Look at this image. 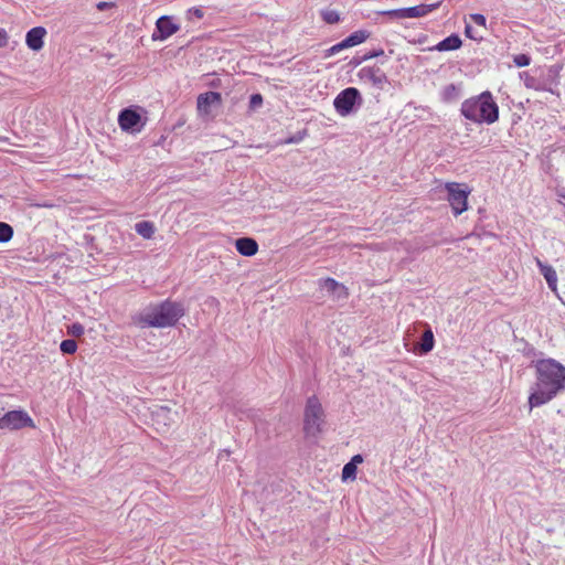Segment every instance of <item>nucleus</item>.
I'll use <instances>...</instances> for the list:
<instances>
[{
  "instance_id": "obj_1",
  "label": "nucleus",
  "mask_w": 565,
  "mask_h": 565,
  "mask_svg": "<svg viewBox=\"0 0 565 565\" xmlns=\"http://www.w3.org/2000/svg\"><path fill=\"white\" fill-rule=\"evenodd\" d=\"M536 382L529 396L530 409L542 406L565 391V366L554 360L544 359L535 364Z\"/></svg>"
},
{
  "instance_id": "obj_2",
  "label": "nucleus",
  "mask_w": 565,
  "mask_h": 565,
  "mask_svg": "<svg viewBox=\"0 0 565 565\" xmlns=\"http://www.w3.org/2000/svg\"><path fill=\"white\" fill-rule=\"evenodd\" d=\"M460 113L466 119L479 125H492L499 119V106L488 90L466 99Z\"/></svg>"
},
{
  "instance_id": "obj_3",
  "label": "nucleus",
  "mask_w": 565,
  "mask_h": 565,
  "mask_svg": "<svg viewBox=\"0 0 565 565\" xmlns=\"http://www.w3.org/2000/svg\"><path fill=\"white\" fill-rule=\"evenodd\" d=\"M183 313L184 311L181 305L164 301L141 312L138 317V324L142 328L172 327Z\"/></svg>"
},
{
  "instance_id": "obj_4",
  "label": "nucleus",
  "mask_w": 565,
  "mask_h": 565,
  "mask_svg": "<svg viewBox=\"0 0 565 565\" xmlns=\"http://www.w3.org/2000/svg\"><path fill=\"white\" fill-rule=\"evenodd\" d=\"M324 412L316 396L308 398L303 414V433L306 438L317 440L323 431Z\"/></svg>"
},
{
  "instance_id": "obj_5",
  "label": "nucleus",
  "mask_w": 565,
  "mask_h": 565,
  "mask_svg": "<svg viewBox=\"0 0 565 565\" xmlns=\"http://www.w3.org/2000/svg\"><path fill=\"white\" fill-rule=\"evenodd\" d=\"M448 192V202L452 209L454 214L460 215L468 209V195L470 194V189L466 184L457 183V182H448L445 185Z\"/></svg>"
},
{
  "instance_id": "obj_6",
  "label": "nucleus",
  "mask_w": 565,
  "mask_h": 565,
  "mask_svg": "<svg viewBox=\"0 0 565 565\" xmlns=\"http://www.w3.org/2000/svg\"><path fill=\"white\" fill-rule=\"evenodd\" d=\"M23 427H34L33 419L23 411H10L0 418L1 429H21Z\"/></svg>"
},
{
  "instance_id": "obj_7",
  "label": "nucleus",
  "mask_w": 565,
  "mask_h": 565,
  "mask_svg": "<svg viewBox=\"0 0 565 565\" xmlns=\"http://www.w3.org/2000/svg\"><path fill=\"white\" fill-rule=\"evenodd\" d=\"M439 2L430 4H419L409 8L395 9L384 12L385 14L398 18V19H415L422 18L436 10L439 7Z\"/></svg>"
},
{
  "instance_id": "obj_8",
  "label": "nucleus",
  "mask_w": 565,
  "mask_h": 565,
  "mask_svg": "<svg viewBox=\"0 0 565 565\" xmlns=\"http://www.w3.org/2000/svg\"><path fill=\"white\" fill-rule=\"evenodd\" d=\"M222 103L221 94L217 92H207L200 94L196 100L198 111L201 116L209 117L212 113V106H220Z\"/></svg>"
},
{
  "instance_id": "obj_9",
  "label": "nucleus",
  "mask_w": 565,
  "mask_h": 565,
  "mask_svg": "<svg viewBox=\"0 0 565 565\" xmlns=\"http://www.w3.org/2000/svg\"><path fill=\"white\" fill-rule=\"evenodd\" d=\"M179 31V25L173 23L168 15L160 17L156 22V31L152 34V40L163 41Z\"/></svg>"
},
{
  "instance_id": "obj_10",
  "label": "nucleus",
  "mask_w": 565,
  "mask_h": 565,
  "mask_svg": "<svg viewBox=\"0 0 565 565\" xmlns=\"http://www.w3.org/2000/svg\"><path fill=\"white\" fill-rule=\"evenodd\" d=\"M359 77L362 82L370 83L377 88H383L387 82L385 73L380 67H362Z\"/></svg>"
},
{
  "instance_id": "obj_11",
  "label": "nucleus",
  "mask_w": 565,
  "mask_h": 565,
  "mask_svg": "<svg viewBox=\"0 0 565 565\" xmlns=\"http://www.w3.org/2000/svg\"><path fill=\"white\" fill-rule=\"evenodd\" d=\"M140 121H141V116L136 110L130 109V108H126V109L121 110L118 116L119 126L122 130H126V131L139 130V128H137V127L139 126Z\"/></svg>"
},
{
  "instance_id": "obj_12",
  "label": "nucleus",
  "mask_w": 565,
  "mask_h": 565,
  "mask_svg": "<svg viewBox=\"0 0 565 565\" xmlns=\"http://www.w3.org/2000/svg\"><path fill=\"white\" fill-rule=\"evenodd\" d=\"M334 107L342 116H347L353 110V87L345 88L335 97Z\"/></svg>"
},
{
  "instance_id": "obj_13",
  "label": "nucleus",
  "mask_w": 565,
  "mask_h": 565,
  "mask_svg": "<svg viewBox=\"0 0 565 565\" xmlns=\"http://www.w3.org/2000/svg\"><path fill=\"white\" fill-rule=\"evenodd\" d=\"M152 420L158 427H169L175 419L177 413H173L168 406H157L152 413Z\"/></svg>"
},
{
  "instance_id": "obj_14",
  "label": "nucleus",
  "mask_w": 565,
  "mask_h": 565,
  "mask_svg": "<svg viewBox=\"0 0 565 565\" xmlns=\"http://www.w3.org/2000/svg\"><path fill=\"white\" fill-rule=\"evenodd\" d=\"M320 287L326 290L335 300L345 299L349 296L348 288L339 284L332 278H327L320 281Z\"/></svg>"
},
{
  "instance_id": "obj_15",
  "label": "nucleus",
  "mask_w": 565,
  "mask_h": 565,
  "mask_svg": "<svg viewBox=\"0 0 565 565\" xmlns=\"http://www.w3.org/2000/svg\"><path fill=\"white\" fill-rule=\"evenodd\" d=\"M46 35V30L43 26H35L28 31L25 42L32 51H40L43 47V40Z\"/></svg>"
},
{
  "instance_id": "obj_16",
  "label": "nucleus",
  "mask_w": 565,
  "mask_h": 565,
  "mask_svg": "<svg viewBox=\"0 0 565 565\" xmlns=\"http://www.w3.org/2000/svg\"><path fill=\"white\" fill-rule=\"evenodd\" d=\"M237 252L243 256H254L258 252V244L254 238L242 237L235 241Z\"/></svg>"
},
{
  "instance_id": "obj_17",
  "label": "nucleus",
  "mask_w": 565,
  "mask_h": 565,
  "mask_svg": "<svg viewBox=\"0 0 565 565\" xmlns=\"http://www.w3.org/2000/svg\"><path fill=\"white\" fill-rule=\"evenodd\" d=\"M536 265L541 274L545 278L550 289L555 291L557 289V274L555 269L551 265L543 263L539 258H536Z\"/></svg>"
},
{
  "instance_id": "obj_18",
  "label": "nucleus",
  "mask_w": 565,
  "mask_h": 565,
  "mask_svg": "<svg viewBox=\"0 0 565 565\" xmlns=\"http://www.w3.org/2000/svg\"><path fill=\"white\" fill-rule=\"evenodd\" d=\"M461 86L457 84H448L440 90V98L445 103L455 102L460 97Z\"/></svg>"
},
{
  "instance_id": "obj_19",
  "label": "nucleus",
  "mask_w": 565,
  "mask_h": 565,
  "mask_svg": "<svg viewBox=\"0 0 565 565\" xmlns=\"http://www.w3.org/2000/svg\"><path fill=\"white\" fill-rule=\"evenodd\" d=\"M462 42L460 38L456 34H451L440 41L436 46L435 50L444 52V51H454L461 46Z\"/></svg>"
},
{
  "instance_id": "obj_20",
  "label": "nucleus",
  "mask_w": 565,
  "mask_h": 565,
  "mask_svg": "<svg viewBox=\"0 0 565 565\" xmlns=\"http://www.w3.org/2000/svg\"><path fill=\"white\" fill-rule=\"evenodd\" d=\"M384 55V50L382 47H374L370 52H362V51H355V66L360 63L372 58V57H379Z\"/></svg>"
},
{
  "instance_id": "obj_21",
  "label": "nucleus",
  "mask_w": 565,
  "mask_h": 565,
  "mask_svg": "<svg viewBox=\"0 0 565 565\" xmlns=\"http://www.w3.org/2000/svg\"><path fill=\"white\" fill-rule=\"evenodd\" d=\"M136 232L143 238H151L154 234V227L151 222L142 221L136 224Z\"/></svg>"
},
{
  "instance_id": "obj_22",
  "label": "nucleus",
  "mask_w": 565,
  "mask_h": 565,
  "mask_svg": "<svg viewBox=\"0 0 565 565\" xmlns=\"http://www.w3.org/2000/svg\"><path fill=\"white\" fill-rule=\"evenodd\" d=\"M434 334H433V331L430 329H427L424 334H423V338H422V342H420V351L422 353H428L433 350L434 348Z\"/></svg>"
},
{
  "instance_id": "obj_23",
  "label": "nucleus",
  "mask_w": 565,
  "mask_h": 565,
  "mask_svg": "<svg viewBox=\"0 0 565 565\" xmlns=\"http://www.w3.org/2000/svg\"><path fill=\"white\" fill-rule=\"evenodd\" d=\"M13 236V228L4 223L0 222V243L9 242Z\"/></svg>"
},
{
  "instance_id": "obj_24",
  "label": "nucleus",
  "mask_w": 565,
  "mask_h": 565,
  "mask_svg": "<svg viewBox=\"0 0 565 565\" xmlns=\"http://www.w3.org/2000/svg\"><path fill=\"white\" fill-rule=\"evenodd\" d=\"M321 17L326 23L333 24L339 22L340 15L335 10L324 9L321 11Z\"/></svg>"
},
{
  "instance_id": "obj_25",
  "label": "nucleus",
  "mask_w": 565,
  "mask_h": 565,
  "mask_svg": "<svg viewBox=\"0 0 565 565\" xmlns=\"http://www.w3.org/2000/svg\"><path fill=\"white\" fill-rule=\"evenodd\" d=\"M353 46V34L349 35L347 39H344L341 43H338L329 49V54H335L339 51H341L344 47H351Z\"/></svg>"
},
{
  "instance_id": "obj_26",
  "label": "nucleus",
  "mask_w": 565,
  "mask_h": 565,
  "mask_svg": "<svg viewBox=\"0 0 565 565\" xmlns=\"http://www.w3.org/2000/svg\"><path fill=\"white\" fill-rule=\"evenodd\" d=\"M60 349L65 354H73L77 350V343H76V341L71 340V339L63 340L60 345Z\"/></svg>"
},
{
  "instance_id": "obj_27",
  "label": "nucleus",
  "mask_w": 565,
  "mask_h": 565,
  "mask_svg": "<svg viewBox=\"0 0 565 565\" xmlns=\"http://www.w3.org/2000/svg\"><path fill=\"white\" fill-rule=\"evenodd\" d=\"M513 62L518 67H524L530 65L531 58L526 54H518L513 57Z\"/></svg>"
},
{
  "instance_id": "obj_28",
  "label": "nucleus",
  "mask_w": 565,
  "mask_h": 565,
  "mask_svg": "<svg viewBox=\"0 0 565 565\" xmlns=\"http://www.w3.org/2000/svg\"><path fill=\"white\" fill-rule=\"evenodd\" d=\"M68 333L72 334L73 337L79 338L81 335L84 334V327L81 323L75 322L68 327Z\"/></svg>"
},
{
  "instance_id": "obj_29",
  "label": "nucleus",
  "mask_w": 565,
  "mask_h": 565,
  "mask_svg": "<svg viewBox=\"0 0 565 565\" xmlns=\"http://www.w3.org/2000/svg\"><path fill=\"white\" fill-rule=\"evenodd\" d=\"M370 32L366 30L355 31V45L365 42L370 38Z\"/></svg>"
},
{
  "instance_id": "obj_30",
  "label": "nucleus",
  "mask_w": 565,
  "mask_h": 565,
  "mask_svg": "<svg viewBox=\"0 0 565 565\" xmlns=\"http://www.w3.org/2000/svg\"><path fill=\"white\" fill-rule=\"evenodd\" d=\"M353 477V458L345 463L343 470H342V478L344 480Z\"/></svg>"
},
{
  "instance_id": "obj_31",
  "label": "nucleus",
  "mask_w": 565,
  "mask_h": 565,
  "mask_svg": "<svg viewBox=\"0 0 565 565\" xmlns=\"http://www.w3.org/2000/svg\"><path fill=\"white\" fill-rule=\"evenodd\" d=\"M262 104H263V97L260 94H254L250 96L249 107L252 109H255V108L262 106Z\"/></svg>"
},
{
  "instance_id": "obj_32",
  "label": "nucleus",
  "mask_w": 565,
  "mask_h": 565,
  "mask_svg": "<svg viewBox=\"0 0 565 565\" xmlns=\"http://www.w3.org/2000/svg\"><path fill=\"white\" fill-rule=\"evenodd\" d=\"M470 19L478 25L480 26H483L486 28L487 25V20H486V17L483 14H480V13H473V14H470Z\"/></svg>"
},
{
  "instance_id": "obj_33",
  "label": "nucleus",
  "mask_w": 565,
  "mask_h": 565,
  "mask_svg": "<svg viewBox=\"0 0 565 565\" xmlns=\"http://www.w3.org/2000/svg\"><path fill=\"white\" fill-rule=\"evenodd\" d=\"M465 33L468 38L472 39V40H479V39H482V36H477L476 34H473V30H472V26L467 24L466 28H465Z\"/></svg>"
},
{
  "instance_id": "obj_34",
  "label": "nucleus",
  "mask_w": 565,
  "mask_h": 565,
  "mask_svg": "<svg viewBox=\"0 0 565 565\" xmlns=\"http://www.w3.org/2000/svg\"><path fill=\"white\" fill-rule=\"evenodd\" d=\"M189 13L193 14L198 19H202L203 18V11L201 9H198V8L190 9Z\"/></svg>"
},
{
  "instance_id": "obj_35",
  "label": "nucleus",
  "mask_w": 565,
  "mask_h": 565,
  "mask_svg": "<svg viewBox=\"0 0 565 565\" xmlns=\"http://www.w3.org/2000/svg\"><path fill=\"white\" fill-rule=\"evenodd\" d=\"M7 44V34L4 31H0V46H4Z\"/></svg>"
},
{
  "instance_id": "obj_36",
  "label": "nucleus",
  "mask_w": 565,
  "mask_h": 565,
  "mask_svg": "<svg viewBox=\"0 0 565 565\" xmlns=\"http://www.w3.org/2000/svg\"><path fill=\"white\" fill-rule=\"evenodd\" d=\"M556 194H557V196H558L561 200H564V201H565V190H564V189H559V190H557Z\"/></svg>"
},
{
  "instance_id": "obj_37",
  "label": "nucleus",
  "mask_w": 565,
  "mask_h": 565,
  "mask_svg": "<svg viewBox=\"0 0 565 565\" xmlns=\"http://www.w3.org/2000/svg\"><path fill=\"white\" fill-rule=\"evenodd\" d=\"M354 95H355V106H356L358 104L361 103L362 98H361L358 89H355Z\"/></svg>"
},
{
  "instance_id": "obj_38",
  "label": "nucleus",
  "mask_w": 565,
  "mask_h": 565,
  "mask_svg": "<svg viewBox=\"0 0 565 565\" xmlns=\"http://www.w3.org/2000/svg\"><path fill=\"white\" fill-rule=\"evenodd\" d=\"M108 6H109V3H107V2H99V3L97 4V8H98V9H100V10H103V9H105V8H106V7H108Z\"/></svg>"
},
{
  "instance_id": "obj_39",
  "label": "nucleus",
  "mask_w": 565,
  "mask_h": 565,
  "mask_svg": "<svg viewBox=\"0 0 565 565\" xmlns=\"http://www.w3.org/2000/svg\"><path fill=\"white\" fill-rule=\"evenodd\" d=\"M362 461H363L362 456H361V455H355V466H356L358 463H361Z\"/></svg>"
},
{
  "instance_id": "obj_40",
  "label": "nucleus",
  "mask_w": 565,
  "mask_h": 565,
  "mask_svg": "<svg viewBox=\"0 0 565 565\" xmlns=\"http://www.w3.org/2000/svg\"><path fill=\"white\" fill-rule=\"evenodd\" d=\"M299 139H300V138H298V139H296V138H290V139H288V140H287V142H288V143H290V142H295V141H298Z\"/></svg>"
}]
</instances>
